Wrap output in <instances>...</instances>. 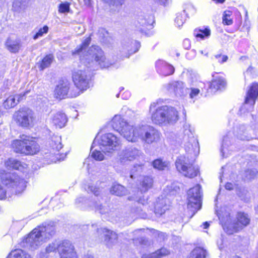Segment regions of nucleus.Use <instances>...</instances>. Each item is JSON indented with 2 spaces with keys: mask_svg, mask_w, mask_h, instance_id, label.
I'll return each instance as SVG.
<instances>
[{
  "mask_svg": "<svg viewBox=\"0 0 258 258\" xmlns=\"http://www.w3.org/2000/svg\"><path fill=\"white\" fill-rule=\"evenodd\" d=\"M153 22V18L151 16L141 15L138 18V23L139 24V28L141 27L142 31H144L146 29H149L151 27Z\"/></svg>",
  "mask_w": 258,
  "mask_h": 258,
  "instance_id": "cd10ccee",
  "label": "nucleus"
},
{
  "mask_svg": "<svg viewBox=\"0 0 258 258\" xmlns=\"http://www.w3.org/2000/svg\"><path fill=\"white\" fill-rule=\"evenodd\" d=\"M167 199H159L155 206V213L157 216H161L168 209L169 206L167 204Z\"/></svg>",
  "mask_w": 258,
  "mask_h": 258,
  "instance_id": "7c9ffc66",
  "label": "nucleus"
},
{
  "mask_svg": "<svg viewBox=\"0 0 258 258\" xmlns=\"http://www.w3.org/2000/svg\"><path fill=\"white\" fill-rule=\"evenodd\" d=\"M160 138V133L154 127L148 125H142L134 128L130 142H135L140 139L147 144H151L158 142Z\"/></svg>",
  "mask_w": 258,
  "mask_h": 258,
  "instance_id": "20e7f679",
  "label": "nucleus"
},
{
  "mask_svg": "<svg viewBox=\"0 0 258 258\" xmlns=\"http://www.w3.org/2000/svg\"><path fill=\"white\" fill-rule=\"evenodd\" d=\"M73 87L74 86H72L69 81L67 80H61L55 87L54 96L59 99H63L67 96L71 97L70 95V91L71 89H73Z\"/></svg>",
  "mask_w": 258,
  "mask_h": 258,
  "instance_id": "4468645a",
  "label": "nucleus"
},
{
  "mask_svg": "<svg viewBox=\"0 0 258 258\" xmlns=\"http://www.w3.org/2000/svg\"><path fill=\"white\" fill-rule=\"evenodd\" d=\"M70 3L66 2L60 4L58 7V12L60 13H68L70 11Z\"/></svg>",
  "mask_w": 258,
  "mask_h": 258,
  "instance_id": "8fccbe9b",
  "label": "nucleus"
},
{
  "mask_svg": "<svg viewBox=\"0 0 258 258\" xmlns=\"http://www.w3.org/2000/svg\"><path fill=\"white\" fill-rule=\"evenodd\" d=\"M84 4L87 7H90L91 6V0H83Z\"/></svg>",
  "mask_w": 258,
  "mask_h": 258,
  "instance_id": "e2e57ef3",
  "label": "nucleus"
},
{
  "mask_svg": "<svg viewBox=\"0 0 258 258\" xmlns=\"http://www.w3.org/2000/svg\"><path fill=\"white\" fill-rule=\"evenodd\" d=\"M206 251L202 247L195 248L190 253L188 258H205Z\"/></svg>",
  "mask_w": 258,
  "mask_h": 258,
  "instance_id": "c9c22d12",
  "label": "nucleus"
},
{
  "mask_svg": "<svg viewBox=\"0 0 258 258\" xmlns=\"http://www.w3.org/2000/svg\"><path fill=\"white\" fill-rule=\"evenodd\" d=\"M246 172L249 173V177H247L248 179L253 178L255 174V171L251 170H248Z\"/></svg>",
  "mask_w": 258,
  "mask_h": 258,
  "instance_id": "052dcab7",
  "label": "nucleus"
},
{
  "mask_svg": "<svg viewBox=\"0 0 258 258\" xmlns=\"http://www.w3.org/2000/svg\"><path fill=\"white\" fill-rule=\"evenodd\" d=\"M157 255L155 252L150 253H144L141 256V258H157Z\"/></svg>",
  "mask_w": 258,
  "mask_h": 258,
  "instance_id": "4d7b16f0",
  "label": "nucleus"
},
{
  "mask_svg": "<svg viewBox=\"0 0 258 258\" xmlns=\"http://www.w3.org/2000/svg\"><path fill=\"white\" fill-rule=\"evenodd\" d=\"M59 241H55L48 244V245L45 248V252H42V254L44 253L45 255L43 256V258L47 257L46 254H49L50 252L55 251L56 249L58 251Z\"/></svg>",
  "mask_w": 258,
  "mask_h": 258,
  "instance_id": "4c0bfd02",
  "label": "nucleus"
},
{
  "mask_svg": "<svg viewBox=\"0 0 258 258\" xmlns=\"http://www.w3.org/2000/svg\"><path fill=\"white\" fill-rule=\"evenodd\" d=\"M201 186L197 184L190 188L187 192L188 204L187 208L194 212L195 214L202 207Z\"/></svg>",
  "mask_w": 258,
  "mask_h": 258,
  "instance_id": "6e6552de",
  "label": "nucleus"
},
{
  "mask_svg": "<svg viewBox=\"0 0 258 258\" xmlns=\"http://www.w3.org/2000/svg\"><path fill=\"white\" fill-rule=\"evenodd\" d=\"M51 120L52 124L58 128L64 127L68 121L66 115L60 111L53 114L51 117Z\"/></svg>",
  "mask_w": 258,
  "mask_h": 258,
  "instance_id": "4be33fe9",
  "label": "nucleus"
},
{
  "mask_svg": "<svg viewBox=\"0 0 258 258\" xmlns=\"http://www.w3.org/2000/svg\"><path fill=\"white\" fill-rule=\"evenodd\" d=\"M258 96V84L256 83H252L248 90L245 101L240 111L245 112V110L248 112L251 111L255 104V100Z\"/></svg>",
  "mask_w": 258,
  "mask_h": 258,
  "instance_id": "9b49d317",
  "label": "nucleus"
},
{
  "mask_svg": "<svg viewBox=\"0 0 258 258\" xmlns=\"http://www.w3.org/2000/svg\"><path fill=\"white\" fill-rule=\"evenodd\" d=\"M98 35L102 42L106 43L111 39L108 32L104 28H101L98 31Z\"/></svg>",
  "mask_w": 258,
  "mask_h": 258,
  "instance_id": "37998d69",
  "label": "nucleus"
},
{
  "mask_svg": "<svg viewBox=\"0 0 258 258\" xmlns=\"http://www.w3.org/2000/svg\"><path fill=\"white\" fill-rule=\"evenodd\" d=\"M20 138V140L14 141L12 147L16 152L25 154V145L26 143L29 141V137L23 135Z\"/></svg>",
  "mask_w": 258,
  "mask_h": 258,
  "instance_id": "b1692460",
  "label": "nucleus"
},
{
  "mask_svg": "<svg viewBox=\"0 0 258 258\" xmlns=\"http://www.w3.org/2000/svg\"><path fill=\"white\" fill-rule=\"evenodd\" d=\"M80 64L72 70V77L75 87L70 91V95L76 97L81 92L90 87V76L89 68L99 66L101 68H108L112 63L107 59L103 51L98 46L93 45L89 48L86 56H81Z\"/></svg>",
  "mask_w": 258,
  "mask_h": 258,
  "instance_id": "f257e3e1",
  "label": "nucleus"
},
{
  "mask_svg": "<svg viewBox=\"0 0 258 258\" xmlns=\"http://www.w3.org/2000/svg\"><path fill=\"white\" fill-rule=\"evenodd\" d=\"M226 84V81L224 78L215 77L211 82L209 88L216 91L225 88Z\"/></svg>",
  "mask_w": 258,
  "mask_h": 258,
  "instance_id": "bb28decb",
  "label": "nucleus"
},
{
  "mask_svg": "<svg viewBox=\"0 0 258 258\" xmlns=\"http://www.w3.org/2000/svg\"><path fill=\"white\" fill-rule=\"evenodd\" d=\"M142 155L141 151L135 147H129L122 152L119 155V162L122 164H125L127 161H133Z\"/></svg>",
  "mask_w": 258,
  "mask_h": 258,
  "instance_id": "dca6fc26",
  "label": "nucleus"
},
{
  "mask_svg": "<svg viewBox=\"0 0 258 258\" xmlns=\"http://www.w3.org/2000/svg\"><path fill=\"white\" fill-rule=\"evenodd\" d=\"M167 90L176 96H181L186 93L187 88L185 87L182 82L174 81L168 84Z\"/></svg>",
  "mask_w": 258,
  "mask_h": 258,
  "instance_id": "f3484780",
  "label": "nucleus"
},
{
  "mask_svg": "<svg viewBox=\"0 0 258 258\" xmlns=\"http://www.w3.org/2000/svg\"><path fill=\"white\" fill-rule=\"evenodd\" d=\"M55 233L52 225H42L35 228L23 241L24 246L32 250L37 249L44 242L49 239Z\"/></svg>",
  "mask_w": 258,
  "mask_h": 258,
  "instance_id": "f03ea898",
  "label": "nucleus"
},
{
  "mask_svg": "<svg viewBox=\"0 0 258 258\" xmlns=\"http://www.w3.org/2000/svg\"><path fill=\"white\" fill-rule=\"evenodd\" d=\"M49 145L52 149L58 152L62 148L61 137L58 135H53L49 142Z\"/></svg>",
  "mask_w": 258,
  "mask_h": 258,
  "instance_id": "2f4dec72",
  "label": "nucleus"
},
{
  "mask_svg": "<svg viewBox=\"0 0 258 258\" xmlns=\"http://www.w3.org/2000/svg\"><path fill=\"white\" fill-rule=\"evenodd\" d=\"M231 12L230 11H225L223 15V23L225 25H230L233 23V20L231 18Z\"/></svg>",
  "mask_w": 258,
  "mask_h": 258,
  "instance_id": "a18cd8bd",
  "label": "nucleus"
},
{
  "mask_svg": "<svg viewBox=\"0 0 258 258\" xmlns=\"http://www.w3.org/2000/svg\"><path fill=\"white\" fill-rule=\"evenodd\" d=\"M209 225H210L209 223L207 222H206L203 223L204 228H205V229L208 228L209 227Z\"/></svg>",
  "mask_w": 258,
  "mask_h": 258,
  "instance_id": "774afa93",
  "label": "nucleus"
},
{
  "mask_svg": "<svg viewBox=\"0 0 258 258\" xmlns=\"http://www.w3.org/2000/svg\"><path fill=\"white\" fill-rule=\"evenodd\" d=\"M81 258H93V256L91 254H86L82 256Z\"/></svg>",
  "mask_w": 258,
  "mask_h": 258,
  "instance_id": "338daca9",
  "label": "nucleus"
},
{
  "mask_svg": "<svg viewBox=\"0 0 258 258\" xmlns=\"http://www.w3.org/2000/svg\"><path fill=\"white\" fill-rule=\"evenodd\" d=\"M143 165H136L134 166L133 168L131 170L130 177L132 178H135L136 175H138V173H140L143 169Z\"/></svg>",
  "mask_w": 258,
  "mask_h": 258,
  "instance_id": "49530a36",
  "label": "nucleus"
},
{
  "mask_svg": "<svg viewBox=\"0 0 258 258\" xmlns=\"http://www.w3.org/2000/svg\"><path fill=\"white\" fill-rule=\"evenodd\" d=\"M25 93L16 94L10 95L4 101L3 105L6 109H10L14 107L20 101Z\"/></svg>",
  "mask_w": 258,
  "mask_h": 258,
  "instance_id": "393cba45",
  "label": "nucleus"
},
{
  "mask_svg": "<svg viewBox=\"0 0 258 258\" xmlns=\"http://www.w3.org/2000/svg\"><path fill=\"white\" fill-rule=\"evenodd\" d=\"M95 144V143L94 142L91 148V157L96 160L102 161L104 159V156L100 151L97 149L93 150Z\"/></svg>",
  "mask_w": 258,
  "mask_h": 258,
  "instance_id": "58836bf2",
  "label": "nucleus"
},
{
  "mask_svg": "<svg viewBox=\"0 0 258 258\" xmlns=\"http://www.w3.org/2000/svg\"><path fill=\"white\" fill-rule=\"evenodd\" d=\"M137 205L138 206H137L136 209L134 210V212L136 213L137 215H138L141 218L145 219L147 218V215L142 212H143V207H144L143 205H141L139 202H137Z\"/></svg>",
  "mask_w": 258,
  "mask_h": 258,
  "instance_id": "09e8293b",
  "label": "nucleus"
},
{
  "mask_svg": "<svg viewBox=\"0 0 258 258\" xmlns=\"http://www.w3.org/2000/svg\"><path fill=\"white\" fill-rule=\"evenodd\" d=\"M225 188L226 189H228V190H231L233 189V185L232 183H227L226 184H225Z\"/></svg>",
  "mask_w": 258,
  "mask_h": 258,
  "instance_id": "680f3d73",
  "label": "nucleus"
},
{
  "mask_svg": "<svg viewBox=\"0 0 258 258\" xmlns=\"http://www.w3.org/2000/svg\"><path fill=\"white\" fill-rule=\"evenodd\" d=\"M8 258H31V256L22 249L12 251Z\"/></svg>",
  "mask_w": 258,
  "mask_h": 258,
  "instance_id": "e433bc0d",
  "label": "nucleus"
},
{
  "mask_svg": "<svg viewBox=\"0 0 258 258\" xmlns=\"http://www.w3.org/2000/svg\"><path fill=\"white\" fill-rule=\"evenodd\" d=\"M156 67L157 72L163 76L172 75L174 72V67L162 60L156 61Z\"/></svg>",
  "mask_w": 258,
  "mask_h": 258,
  "instance_id": "6ab92c4d",
  "label": "nucleus"
},
{
  "mask_svg": "<svg viewBox=\"0 0 258 258\" xmlns=\"http://www.w3.org/2000/svg\"><path fill=\"white\" fill-rule=\"evenodd\" d=\"M48 27L47 26H44L43 28H40L38 32L36 33L34 36L33 39L36 40L39 37L42 36L44 34H46L48 32Z\"/></svg>",
  "mask_w": 258,
  "mask_h": 258,
  "instance_id": "603ef678",
  "label": "nucleus"
},
{
  "mask_svg": "<svg viewBox=\"0 0 258 258\" xmlns=\"http://www.w3.org/2000/svg\"><path fill=\"white\" fill-rule=\"evenodd\" d=\"M132 44H133V45L135 47V49L133 50L132 49L128 50L130 53L131 54L134 53L138 51L141 46L140 43L137 41H134V42H132Z\"/></svg>",
  "mask_w": 258,
  "mask_h": 258,
  "instance_id": "6e6d98bb",
  "label": "nucleus"
},
{
  "mask_svg": "<svg viewBox=\"0 0 258 258\" xmlns=\"http://www.w3.org/2000/svg\"><path fill=\"white\" fill-rule=\"evenodd\" d=\"M97 233L98 236L100 235L104 237V240L108 245L114 243L118 238L117 234L115 232L106 228H97Z\"/></svg>",
  "mask_w": 258,
  "mask_h": 258,
  "instance_id": "a211bd4d",
  "label": "nucleus"
},
{
  "mask_svg": "<svg viewBox=\"0 0 258 258\" xmlns=\"http://www.w3.org/2000/svg\"><path fill=\"white\" fill-rule=\"evenodd\" d=\"M5 45L8 51L14 53L18 52L22 46L20 39L11 37L7 38Z\"/></svg>",
  "mask_w": 258,
  "mask_h": 258,
  "instance_id": "aec40b11",
  "label": "nucleus"
},
{
  "mask_svg": "<svg viewBox=\"0 0 258 258\" xmlns=\"http://www.w3.org/2000/svg\"><path fill=\"white\" fill-rule=\"evenodd\" d=\"M211 34L210 30L209 28H205L203 29H195L194 31V35L196 37H200L202 39L208 37Z\"/></svg>",
  "mask_w": 258,
  "mask_h": 258,
  "instance_id": "ea45409f",
  "label": "nucleus"
},
{
  "mask_svg": "<svg viewBox=\"0 0 258 258\" xmlns=\"http://www.w3.org/2000/svg\"><path fill=\"white\" fill-rule=\"evenodd\" d=\"M140 242L141 245H147L148 244V241L145 238H141L140 239Z\"/></svg>",
  "mask_w": 258,
  "mask_h": 258,
  "instance_id": "bf43d9fd",
  "label": "nucleus"
},
{
  "mask_svg": "<svg viewBox=\"0 0 258 258\" xmlns=\"http://www.w3.org/2000/svg\"><path fill=\"white\" fill-rule=\"evenodd\" d=\"M111 125L113 129L118 132L120 134L130 141L132 136V132L134 130L133 125H131L122 118L120 115H115L111 120Z\"/></svg>",
  "mask_w": 258,
  "mask_h": 258,
  "instance_id": "0eeeda50",
  "label": "nucleus"
},
{
  "mask_svg": "<svg viewBox=\"0 0 258 258\" xmlns=\"http://www.w3.org/2000/svg\"><path fill=\"white\" fill-rule=\"evenodd\" d=\"M163 109L165 111V117L166 123H174L178 119L177 111L173 107L162 106Z\"/></svg>",
  "mask_w": 258,
  "mask_h": 258,
  "instance_id": "412c9836",
  "label": "nucleus"
},
{
  "mask_svg": "<svg viewBox=\"0 0 258 258\" xmlns=\"http://www.w3.org/2000/svg\"><path fill=\"white\" fill-rule=\"evenodd\" d=\"M175 165L177 170L184 176L192 178L198 175V167L194 166L193 161L188 157L181 156L176 160Z\"/></svg>",
  "mask_w": 258,
  "mask_h": 258,
  "instance_id": "423d86ee",
  "label": "nucleus"
},
{
  "mask_svg": "<svg viewBox=\"0 0 258 258\" xmlns=\"http://www.w3.org/2000/svg\"><path fill=\"white\" fill-rule=\"evenodd\" d=\"M183 46L186 49H188L190 48V42L188 39H185L183 41Z\"/></svg>",
  "mask_w": 258,
  "mask_h": 258,
  "instance_id": "13d9d810",
  "label": "nucleus"
},
{
  "mask_svg": "<svg viewBox=\"0 0 258 258\" xmlns=\"http://www.w3.org/2000/svg\"><path fill=\"white\" fill-rule=\"evenodd\" d=\"M161 5H165L168 0H155Z\"/></svg>",
  "mask_w": 258,
  "mask_h": 258,
  "instance_id": "0e129e2a",
  "label": "nucleus"
},
{
  "mask_svg": "<svg viewBox=\"0 0 258 258\" xmlns=\"http://www.w3.org/2000/svg\"><path fill=\"white\" fill-rule=\"evenodd\" d=\"M3 185L10 188L16 194L22 193L26 187V181L15 174L0 172V200L7 198V190Z\"/></svg>",
  "mask_w": 258,
  "mask_h": 258,
  "instance_id": "7ed1b4c3",
  "label": "nucleus"
},
{
  "mask_svg": "<svg viewBox=\"0 0 258 258\" xmlns=\"http://www.w3.org/2000/svg\"><path fill=\"white\" fill-rule=\"evenodd\" d=\"M200 90L199 88H191L189 97L191 99H195L199 94Z\"/></svg>",
  "mask_w": 258,
  "mask_h": 258,
  "instance_id": "864d4df0",
  "label": "nucleus"
},
{
  "mask_svg": "<svg viewBox=\"0 0 258 258\" xmlns=\"http://www.w3.org/2000/svg\"><path fill=\"white\" fill-rule=\"evenodd\" d=\"M58 253L60 258H77L74 246L69 240L59 241Z\"/></svg>",
  "mask_w": 258,
  "mask_h": 258,
  "instance_id": "ddd939ff",
  "label": "nucleus"
},
{
  "mask_svg": "<svg viewBox=\"0 0 258 258\" xmlns=\"http://www.w3.org/2000/svg\"><path fill=\"white\" fill-rule=\"evenodd\" d=\"M165 111L163 109V107H158L153 111L151 115V119L154 123L157 124H167L165 117Z\"/></svg>",
  "mask_w": 258,
  "mask_h": 258,
  "instance_id": "5701e85b",
  "label": "nucleus"
},
{
  "mask_svg": "<svg viewBox=\"0 0 258 258\" xmlns=\"http://www.w3.org/2000/svg\"><path fill=\"white\" fill-rule=\"evenodd\" d=\"M100 149L104 153H112L117 150L120 145L119 140L111 133H108L101 136L99 141Z\"/></svg>",
  "mask_w": 258,
  "mask_h": 258,
  "instance_id": "9d476101",
  "label": "nucleus"
},
{
  "mask_svg": "<svg viewBox=\"0 0 258 258\" xmlns=\"http://www.w3.org/2000/svg\"><path fill=\"white\" fill-rule=\"evenodd\" d=\"M13 117L17 124L23 127L33 126L36 119L34 112L28 107L19 109L15 112Z\"/></svg>",
  "mask_w": 258,
  "mask_h": 258,
  "instance_id": "39448f33",
  "label": "nucleus"
},
{
  "mask_svg": "<svg viewBox=\"0 0 258 258\" xmlns=\"http://www.w3.org/2000/svg\"><path fill=\"white\" fill-rule=\"evenodd\" d=\"M59 156L60 157L59 158L58 157V160H59V161L63 160L64 159V158L66 157V154H61V155H59Z\"/></svg>",
  "mask_w": 258,
  "mask_h": 258,
  "instance_id": "69168bd1",
  "label": "nucleus"
},
{
  "mask_svg": "<svg viewBox=\"0 0 258 258\" xmlns=\"http://www.w3.org/2000/svg\"><path fill=\"white\" fill-rule=\"evenodd\" d=\"M237 221L223 227L224 230L228 234H232L242 230L244 227L247 226L250 221L249 216L244 212H239L236 216Z\"/></svg>",
  "mask_w": 258,
  "mask_h": 258,
  "instance_id": "1a4fd4ad",
  "label": "nucleus"
},
{
  "mask_svg": "<svg viewBox=\"0 0 258 258\" xmlns=\"http://www.w3.org/2000/svg\"><path fill=\"white\" fill-rule=\"evenodd\" d=\"M234 134L241 140H249L251 138L248 133L247 127L244 124L237 126L234 130Z\"/></svg>",
  "mask_w": 258,
  "mask_h": 258,
  "instance_id": "a878e982",
  "label": "nucleus"
},
{
  "mask_svg": "<svg viewBox=\"0 0 258 258\" xmlns=\"http://www.w3.org/2000/svg\"><path fill=\"white\" fill-rule=\"evenodd\" d=\"M153 179L149 176L144 177L141 181V190L143 192L147 191L153 185Z\"/></svg>",
  "mask_w": 258,
  "mask_h": 258,
  "instance_id": "f704fd0d",
  "label": "nucleus"
},
{
  "mask_svg": "<svg viewBox=\"0 0 258 258\" xmlns=\"http://www.w3.org/2000/svg\"><path fill=\"white\" fill-rule=\"evenodd\" d=\"M110 192L112 194L115 195L117 196H123L126 194V190L125 188L120 184L113 185L111 189Z\"/></svg>",
  "mask_w": 258,
  "mask_h": 258,
  "instance_id": "72a5a7b5",
  "label": "nucleus"
},
{
  "mask_svg": "<svg viewBox=\"0 0 258 258\" xmlns=\"http://www.w3.org/2000/svg\"><path fill=\"white\" fill-rule=\"evenodd\" d=\"M168 163L166 162L163 161L161 159H156L154 160L152 165L154 168L159 170H163L168 166Z\"/></svg>",
  "mask_w": 258,
  "mask_h": 258,
  "instance_id": "79ce46f5",
  "label": "nucleus"
},
{
  "mask_svg": "<svg viewBox=\"0 0 258 258\" xmlns=\"http://www.w3.org/2000/svg\"><path fill=\"white\" fill-rule=\"evenodd\" d=\"M91 40V38L90 37H87L82 43V45L79 48H77L74 52H73V54H79L81 55L80 57L83 56L82 54L85 51L87 47L90 44ZM87 54V52L84 55V56H86Z\"/></svg>",
  "mask_w": 258,
  "mask_h": 258,
  "instance_id": "473e14b6",
  "label": "nucleus"
},
{
  "mask_svg": "<svg viewBox=\"0 0 258 258\" xmlns=\"http://www.w3.org/2000/svg\"><path fill=\"white\" fill-rule=\"evenodd\" d=\"M105 3L110 6L118 7L121 6L124 3V0H103Z\"/></svg>",
  "mask_w": 258,
  "mask_h": 258,
  "instance_id": "3c124183",
  "label": "nucleus"
},
{
  "mask_svg": "<svg viewBox=\"0 0 258 258\" xmlns=\"http://www.w3.org/2000/svg\"><path fill=\"white\" fill-rule=\"evenodd\" d=\"M157 255V258H161L166 256L170 253V251L165 247H162L155 251Z\"/></svg>",
  "mask_w": 258,
  "mask_h": 258,
  "instance_id": "de8ad7c7",
  "label": "nucleus"
},
{
  "mask_svg": "<svg viewBox=\"0 0 258 258\" xmlns=\"http://www.w3.org/2000/svg\"><path fill=\"white\" fill-rule=\"evenodd\" d=\"M184 140L188 141L185 145V150L190 154H195L199 151V143L193 135V130L189 124L184 125Z\"/></svg>",
  "mask_w": 258,
  "mask_h": 258,
  "instance_id": "f8f14e48",
  "label": "nucleus"
},
{
  "mask_svg": "<svg viewBox=\"0 0 258 258\" xmlns=\"http://www.w3.org/2000/svg\"><path fill=\"white\" fill-rule=\"evenodd\" d=\"M88 189L94 194L95 197L93 198L94 201L92 202V206L96 212H98L101 214H105L108 213L110 209L107 204L102 205L98 201L97 197L99 194V189L93 186H89Z\"/></svg>",
  "mask_w": 258,
  "mask_h": 258,
  "instance_id": "2eb2a0df",
  "label": "nucleus"
},
{
  "mask_svg": "<svg viewBox=\"0 0 258 258\" xmlns=\"http://www.w3.org/2000/svg\"><path fill=\"white\" fill-rule=\"evenodd\" d=\"M25 154L34 155L37 153L39 150V146L32 138L29 137V141L26 143Z\"/></svg>",
  "mask_w": 258,
  "mask_h": 258,
  "instance_id": "c85d7f7f",
  "label": "nucleus"
},
{
  "mask_svg": "<svg viewBox=\"0 0 258 258\" xmlns=\"http://www.w3.org/2000/svg\"><path fill=\"white\" fill-rule=\"evenodd\" d=\"M186 11L184 10L183 13L177 14L175 20V24L179 27L183 25L185 21Z\"/></svg>",
  "mask_w": 258,
  "mask_h": 258,
  "instance_id": "c03bdc74",
  "label": "nucleus"
},
{
  "mask_svg": "<svg viewBox=\"0 0 258 258\" xmlns=\"http://www.w3.org/2000/svg\"><path fill=\"white\" fill-rule=\"evenodd\" d=\"M53 59V57L51 54L47 55L44 57L40 65L41 70H43L45 68L49 67L52 62Z\"/></svg>",
  "mask_w": 258,
  "mask_h": 258,
  "instance_id": "a19ab883",
  "label": "nucleus"
},
{
  "mask_svg": "<svg viewBox=\"0 0 258 258\" xmlns=\"http://www.w3.org/2000/svg\"><path fill=\"white\" fill-rule=\"evenodd\" d=\"M5 165L8 169H17V170H22L26 165L25 164H22L20 161L14 159L9 158L5 163Z\"/></svg>",
  "mask_w": 258,
  "mask_h": 258,
  "instance_id": "c756f323",
  "label": "nucleus"
},
{
  "mask_svg": "<svg viewBox=\"0 0 258 258\" xmlns=\"http://www.w3.org/2000/svg\"><path fill=\"white\" fill-rule=\"evenodd\" d=\"M215 57L218 60V61L220 63H222L226 62L228 59V56L225 55L217 54L215 55Z\"/></svg>",
  "mask_w": 258,
  "mask_h": 258,
  "instance_id": "5fc2aeb1",
  "label": "nucleus"
}]
</instances>
